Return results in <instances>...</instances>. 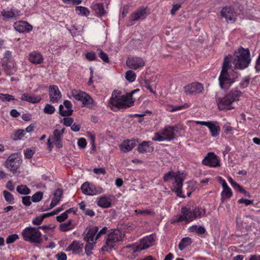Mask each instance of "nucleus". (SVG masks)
I'll list each match as a JSON object with an SVG mask.
<instances>
[{
  "instance_id": "nucleus-1",
  "label": "nucleus",
  "mask_w": 260,
  "mask_h": 260,
  "mask_svg": "<svg viewBox=\"0 0 260 260\" xmlns=\"http://www.w3.org/2000/svg\"><path fill=\"white\" fill-rule=\"evenodd\" d=\"M233 64L234 65L235 69H244L248 67L251 61L250 57V52L248 49L243 48H239L234 54V57L232 59Z\"/></svg>"
},
{
  "instance_id": "nucleus-2",
  "label": "nucleus",
  "mask_w": 260,
  "mask_h": 260,
  "mask_svg": "<svg viewBox=\"0 0 260 260\" xmlns=\"http://www.w3.org/2000/svg\"><path fill=\"white\" fill-rule=\"evenodd\" d=\"M242 93L237 89L232 90L230 92L225 95L223 98H218L216 99L218 108L220 110H232L234 107L232 106L233 103L235 101L239 100V98L241 96Z\"/></svg>"
},
{
  "instance_id": "nucleus-3",
  "label": "nucleus",
  "mask_w": 260,
  "mask_h": 260,
  "mask_svg": "<svg viewBox=\"0 0 260 260\" xmlns=\"http://www.w3.org/2000/svg\"><path fill=\"white\" fill-rule=\"evenodd\" d=\"M231 57L226 56L224 58L222 70L219 77V86L222 89H228L232 84L235 82V79L231 78L228 72V70L231 67Z\"/></svg>"
},
{
  "instance_id": "nucleus-4",
  "label": "nucleus",
  "mask_w": 260,
  "mask_h": 260,
  "mask_svg": "<svg viewBox=\"0 0 260 260\" xmlns=\"http://www.w3.org/2000/svg\"><path fill=\"white\" fill-rule=\"evenodd\" d=\"M123 236L124 234L121 231L118 229L110 230L102 249L106 251L111 250L116 243L122 241Z\"/></svg>"
},
{
  "instance_id": "nucleus-5",
  "label": "nucleus",
  "mask_w": 260,
  "mask_h": 260,
  "mask_svg": "<svg viewBox=\"0 0 260 260\" xmlns=\"http://www.w3.org/2000/svg\"><path fill=\"white\" fill-rule=\"evenodd\" d=\"M41 235V233L37 228L28 226L22 231V236L24 240L32 243H41L42 242Z\"/></svg>"
},
{
  "instance_id": "nucleus-6",
  "label": "nucleus",
  "mask_w": 260,
  "mask_h": 260,
  "mask_svg": "<svg viewBox=\"0 0 260 260\" xmlns=\"http://www.w3.org/2000/svg\"><path fill=\"white\" fill-rule=\"evenodd\" d=\"M194 214L190 208L183 207L181 208V214L174 217L171 220V223L185 221L186 223L192 221L194 219Z\"/></svg>"
},
{
  "instance_id": "nucleus-7",
  "label": "nucleus",
  "mask_w": 260,
  "mask_h": 260,
  "mask_svg": "<svg viewBox=\"0 0 260 260\" xmlns=\"http://www.w3.org/2000/svg\"><path fill=\"white\" fill-rule=\"evenodd\" d=\"M21 159L20 154L13 153L11 154L5 162V167L11 172H14L20 167Z\"/></svg>"
},
{
  "instance_id": "nucleus-8",
  "label": "nucleus",
  "mask_w": 260,
  "mask_h": 260,
  "mask_svg": "<svg viewBox=\"0 0 260 260\" xmlns=\"http://www.w3.org/2000/svg\"><path fill=\"white\" fill-rule=\"evenodd\" d=\"M148 13L147 12V9L145 8H140L135 11L130 16L129 23L131 25H133L136 21H142L145 19Z\"/></svg>"
},
{
  "instance_id": "nucleus-9",
  "label": "nucleus",
  "mask_w": 260,
  "mask_h": 260,
  "mask_svg": "<svg viewBox=\"0 0 260 260\" xmlns=\"http://www.w3.org/2000/svg\"><path fill=\"white\" fill-rule=\"evenodd\" d=\"M99 231V228L96 226L90 225L86 228L85 232L83 234V239L86 242H95L98 239L96 238V234Z\"/></svg>"
},
{
  "instance_id": "nucleus-10",
  "label": "nucleus",
  "mask_w": 260,
  "mask_h": 260,
  "mask_svg": "<svg viewBox=\"0 0 260 260\" xmlns=\"http://www.w3.org/2000/svg\"><path fill=\"white\" fill-rule=\"evenodd\" d=\"M126 63L129 68L137 70L143 67L145 64V62L142 57L132 56L128 57Z\"/></svg>"
},
{
  "instance_id": "nucleus-11",
  "label": "nucleus",
  "mask_w": 260,
  "mask_h": 260,
  "mask_svg": "<svg viewBox=\"0 0 260 260\" xmlns=\"http://www.w3.org/2000/svg\"><path fill=\"white\" fill-rule=\"evenodd\" d=\"M202 164L211 167H217L220 166V160L213 152H210L203 159Z\"/></svg>"
},
{
  "instance_id": "nucleus-12",
  "label": "nucleus",
  "mask_w": 260,
  "mask_h": 260,
  "mask_svg": "<svg viewBox=\"0 0 260 260\" xmlns=\"http://www.w3.org/2000/svg\"><path fill=\"white\" fill-rule=\"evenodd\" d=\"M220 15L222 17L225 19L227 22L233 23L236 19V13L234 9L229 7H223L220 11Z\"/></svg>"
},
{
  "instance_id": "nucleus-13",
  "label": "nucleus",
  "mask_w": 260,
  "mask_h": 260,
  "mask_svg": "<svg viewBox=\"0 0 260 260\" xmlns=\"http://www.w3.org/2000/svg\"><path fill=\"white\" fill-rule=\"evenodd\" d=\"M184 91L187 94L194 95L200 94L203 92V85L197 82L189 84L184 87Z\"/></svg>"
},
{
  "instance_id": "nucleus-14",
  "label": "nucleus",
  "mask_w": 260,
  "mask_h": 260,
  "mask_svg": "<svg viewBox=\"0 0 260 260\" xmlns=\"http://www.w3.org/2000/svg\"><path fill=\"white\" fill-rule=\"evenodd\" d=\"M154 243L153 234L144 237L140 240V243L138 246V250L141 251L152 246Z\"/></svg>"
},
{
  "instance_id": "nucleus-15",
  "label": "nucleus",
  "mask_w": 260,
  "mask_h": 260,
  "mask_svg": "<svg viewBox=\"0 0 260 260\" xmlns=\"http://www.w3.org/2000/svg\"><path fill=\"white\" fill-rule=\"evenodd\" d=\"M177 126H166L162 131L161 134L166 138V140L171 141L175 138V132L178 131Z\"/></svg>"
},
{
  "instance_id": "nucleus-16",
  "label": "nucleus",
  "mask_w": 260,
  "mask_h": 260,
  "mask_svg": "<svg viewBox=\"0 0 260 260\" xmlns=\"http://www.w3.org/2000/svg\"><path fill=\"white\" fill-rule=\"evenodd\" d=\"M49 97L50 101L53 103H57L61 98V93L56 85L50 86Z\"/></svg>"
},
{
  "instance_id": "nucleus-17",
  "label": "nucleus",
  "mask_w": 260,
  "mask_h": 260,
  "mask_svg": "<svg viewBox=\"0 0 260 260\" xmlns=\"http://www.w3.org/2000/svg\"><path fill=\"white\" fill-rule=\"evenodd\" d=\"M64 128L61 130L55 129L53 131V134L52 136V143L57 148H60L62 147V137L64 133Z\"/></svg>"
},
{
  "instance_id": "nucleus-18",
  "label": "nucleus",
  "mask_w": 260,
  "mask_h": 260,
  "mask_svg": "<svg viewBox=\"0 0 260 260\" xmlns=\"http://www.w3.org/2000/svg\"><path fill=\"white\" fill-rule=\"evenodd\" d=\"M15 30L20 32H29L32 29V26L26 21H19L14 24Z\"/></svg>"
},
{
  "instance_id": "nucleus-19",
  "label": "nucleus",
  "mask_w": 260,
  "mask_h": 260,
  "mask_svg": "<svg viewBox=\"0 0 260 260\" xmlns=\"http://www.w3.org/2000/svg\"><path fill=\"white\" fill-rule=\"evenodd\" d=\"M175 179V182L173 183L174 186V190L177 193V196L184 198V197L182 196L181 193H182V182L183 181V178L179 174H175V176L174 177Z\"/></svg>"
},
{
  "instance_id": "nucleus-20",
  "label": "nucleus",
  "mask_w": 260,
  "mask_h": 260,
  "mask_svg": "<svg viewBox=\"0 0 260 260\" xmlns=\"http://www.w3.org/2000/svg\"><path fill=\"white\" fill-rule=\"evenodd\" d=\"M63 105L67 110H63V106L60 105L59 106V113L62 116H71L73 112V110L72 109L73 105L71 102L69 100H65L63 102Z\"/></svg>"
},
{
  "instance_id": "nucleus-21",
  "label": "nucleus",
  "mask_w": 260,
  "mask_h": 260,
  "mask_svg": "<svg viewBox=\"0 0 260 260\" xmlns=\"http://www.w3.org/2000/svg\"><path fill=\"white\" fill-rule=\"evenodd\" d=\"M136 144V141L135 140H124L119 146V148L121 151L127 153L132 150Z\"/></svg>"
},
{
  "instance_id": "nucleus-22",
  "label": "nucleus",
  "mask_w": 260,
  "mask_h": 260,
  "mask_svg": "<svg viewBox=\"0 0 260 260\" xmlns=\"http://www.w3.org/2000/svg\"><path fill=\"white\" fill-rule=\"evenodd\" d=\"M83 193L88 196H93L99 193L92 185H90L88 182L83 183L81 187Z\"/></svg>"
},
{
  "instance_id": "nucleus-23",
  "label": "nucleus",
  "mask_w": 260,
  "mask_h": 260,
  "mask_svg": "<svg viewBox=\"0 0 260 260\" xmlns=\"http://www.w3.org/2000/svg\"><path fill=\"white\" fill-rule=\"evenodd\" d=\"M83 246V244H81L79 242L74 240L68 247L67 250L72 251L73 254H77L82 251Z\"/></svg>"
},
{
  "instance_id": "nucleus-24",
  "label": "nucleus",
  "mask_w": 260,
  "mask_h": 260,
  "mask_svg": "<svg viewBox=\"0 0 260 260\" xmlns=\"http://www.w3.org/2000/svg\"><path fill=\"white\" fill-rule=\"evenodd\" d=\"M150 141H143L139 145L137 148L138 151L141 153L152 152L153 150V147L150 146Z\"/></svg>"
},
{
  "instance_id": "nucleus-25",
  "label": "nucleus",
  "mask_w": 260,
  "mask_h": 260,
  "mask_svg": "<svg viewBox=\"0 0 260 260\" xmlns=\"http://www.w3.org/2000/svg\"><path fill=\"white\" fill-rule=\"evenodd\" d=\"M19 12L15 9H4L2 12L1 15L3 17L7 19H10L18 16Z\"/></svg>"
},
{
  "instance_id": "nucleus-26",
  "label": "nucleus",
  "mask_w": 260,
  "mask_h": 260,
  "mask_svg": "<svg viewBox=\"0 0 260 260\" xmlns=\"http://www.w3.org/2000/svg\"><path fill=\"white\" fill-rule=\"evenodd\" d=\"M123 101L122 95H116L114 97L113 94L110 100V103L117 108H123Z\"/></svg>"
},
{
  "instance_id": "nucleus-27",
  "label": "nucleus",
  "mask_w": 260,
  "mask_h": 260,
  "mask_svg": "<svg viewBox=\"0 0 260 260\" xmlns=\"http://www.w3.org/2000/svg\"><path fill=\"white\" fill-rule=\"evenodd\" d=\"M212 137H216L219 134L220 127L217 122L210 121L208 125Z\"/></svg>"
},
{
  "instance_id": "nucleus-28",
  "label": "nucleus",
  "mask_w": 260,
  "mask_h": 260,
  "mask_svg": "<svg viewBox=\"0 0 260 260\" xmlns=\"http://www.w3.org/2000/svg\"><path fill=\"white\" fill-rule=\"evenodd\" d=\"M21 99L22 101H26L31 103L35 104L39 103L42 99L40 96H32L27 93H24L22 95Z\"/></svg>"
},
{
  "instance_id": "nucleus-29",
  "label": "nucleus",
  "mask_w": 260,
  "mask_h": 260,
  "mask_svg": "<svg viewBox=\"0 0 260 260\" xmlns=\"http://www.w3.org/2000/svg\"><path fill=\"white\" fill-rule=\"evenodd\" d=\"M29 60L33 63L39 64L43 61L42 55L36 52H33L29 54Z\"/></svg>"
},
{
  "instance_id": "nucleus-30",
  "label": "nucleus",
  "mask_w": 260,
  "mask_h": 260,
  "mask_svg": "<svg viewBox=\"0 0 260 260\" xmlns=\"http://www.w3.org/2000/svg\"><path fill=\"white\" fill-rule=\"evenodd\" d=\"M81 100V102L83 106L87 108H92L95 106L94 101L92 98L85 92V95H84Z\"/></svg>"
},
{
  "instance_id": "nucleus-31",
  "label": "nucleus",
  "mask_w": 260,
  "mask_h": 260,
  "mask_svg": "<svg viewBox=\"0 0 260 260\" xmlns=\"http://www.w3.org/2000/svg\"><path fill=\"white\" fill-rule=\"evenodd\" d=\"M75 224L72 219L69 220L67 222L59 225V229L61 232H67L74 229Z\"/></svg>"
},
{
  "instance_id": "nucleus-32",
  "label": "nucleus",
  "mask_w": 260,
  "mask_h": 260,
  "mask_svg": "<svg viewBox=\"0 0 260 260\" xmlns=\"http://www.w3.org/2000/svg\"><path fill=\"white\" fill-rule=\"evenodd\" d=\"M122 100H123L122 103L123 105V108H126L132 106L134 102L132 98V94L126 93L125 95H122Z\"/></svg>"
},
{
  "instance_id": "nucleus-33",
  "label": "nucleus",
  "mask_w": 260,
  "mask_h": 260,
  "mask_svg": "<svg viewBox=\"0 0 260 260\" xmlns=\"http://www.w3.org/2000/svg\"><path fill=\"white\" fill-rule=\"evenodd\" d=\"M97 204L99 206L107 208H109L111 206V200L105 197H102L99 199L98 201Z\"/></svg>"
},
{
  "instance_id": "nucleus-34",
  "label": "nucleus",
  "mask_w": 260,
  "mask_h": 260,
  "mask_svg": "<svg viewBox=\"0 0 260 260\" xmlns=\"http://www.w3.org/2000/svg\"><path fill=\"white\" fill-rule=\"evenodd\" d=\"M2 65L5 73L8 75H13L16 71L14 64L11 66L8 62H4Z\"/></svg>"
},
{
  "instance_id": "nucleus-35",
  "label": "nucleus",
  "mask_w": 260,
  "mask_h": 260,
  "mask_svg": "<svg viewBox=\"0 0 260 260\" xmlns=\"http://www.w3.org/2000/svg\"><path fill=\"white\" fill-rule=\"evenodd\" d=\"M92 8L96 14L101 16L105 14L104 8L102 3L93 4L92 5Z\"/></svg>"
},
{
  "instance_id": "nucleus-36",
  "label": "nucleus",
  "mask_w": 260,
  "mask_h": 260,
  "mask_svg": "<svg viewBox=\"0 0 260 260\" xmlns=\"http://www.w3.org/2000/svg\"><path fill=\"white\" fill-rule=\"evenodd\" d=\"M192 241L191 239L189 237L183 238L180 243H179V248L180 250L182 251L186 247L191 244Z\"/></svg>"
},
{
  "instance_id": "nucleus-37",
  "label": "nucleus",
  "mask_w": 260,
  "mask_h": 260,
  "mask_svg": "<svg viewBox=\"0 0 260 260\" xmlns=\"http://www.w3.org/2000/svg\"><path fill=\"white\" fill-rule=\"evenodd\" d=\"M71 94L76 100L81 101L83 96L85 95V92L80 90L73 89L71 91Z\"/></svg>"
},
{
  "instance_id": "nucleus-38",
  "label": "nucleus",
  "mask_w": 260,
  "mask_h": 260,
  "mask_svg": "<svg viewBox=\"0 0 260 260\" xmlns=\"http://www.w3.org/2000/svg\"><path fill=\"white\" fill-rule=\"evenodd\" d=\"M232 194V190L229 186L223 188L221 194L222 201L223 202L224 200L230 199Z\"/></svg>"
},
{
  "instance_id": "nucleus-39",
  "label": "nucleus",
  "mask_w": 260,
  "mask_h": 260,
  "mask_svg": "<svg viewBox=\"0 0 260 260\" xmlns=\"http://www.w3.org/2000/svg\"><path fill=\"white\" fill-rule=\"evenodd\" d=\"M75 10L78 15L83 16H87L90 13L89 11L87 8L82 6L76 7Z\"/></svg>"
},
{
  "instance_id": "nucleus-40",
  "label": "nucleus",
  "mask_w": 260,
  "mask_h": 260,
  "mask_svg": "<svg viewBox=\"0 0 260 260\" xmlns=\"http://www.w3.org/2000/svg\"><path fill=\"white\" fill-rule=\"evenodd\" d=\"M95 244V242H86L85 246V252L88 256H89L92 254L91 251L93 249Z\"/></svg>"
},
{
  "instance_id": "nucleus-41",
  "label": "nucleus",
  "mask_w": 260,
  "mask_h": 260,
  "mask_svg": "<svg viewBox=\"0 0 260 260\" xmlns=\"http://www.w3.org/2000/svg\"><path fill=\"white\" fill-rule=\"evenodd\" d=\"M16 190L21 194L27 195L30 193V189L24 185H18L16 188Z\"/></svg>"
},
{
  "instance_id": "nucleus-42",
  "label": "nucleus",
  "mask_w": 260,
  "mask_h": 260,
  "mask_svg": "<svg viewBox=\"0 0 260 260\" xmlns=\"http://www.w3.org/2000/svg\"><path fill=\"white\" fill-rule=\"evenodd\" d=\"M79 207L80 209L83 211L85 214L90 216H93L94 215V212L91 209L86 208L85 204L83 202H82L79 204Z\"/></svg>"
},
{
  "instance_id": "nucleus-43",
  "label": "nucleus",
  "mask_w": 260,
  "mask_h": 260,
  "mask_svg": "<svg viewBox=\"0 0 260 260\" xmlns=\"http://www.w3.org/2000/svg\"><path fill=\"white\" fill-rule=\"evenodd\" d=\"M125 78L129 82H133L136 79V74L132 70L127 71L125 73Z\"/></svg>"
},
{
  "instance_id": "nucleus-44",
  "label": "nucleus",
  "mask_w": 260,
  "mask_h": 260,
  "mask_svg": "<svg viewBox=\"0 0 260 260\" xmlns=\"http://www.w3.org/2000/svg\"><path fill=\"white\" fill-rule=\"evenodd\" d=\"M192 211L194 214V219L197 218H200L202 216H204L206 213V210L202 208H195L192 210Z\"/></svg>"
},
{
  "instance_id": "nucleus-45",
  "label": "nucleus",
  "mask_w": 260,
  "mask_h": 260,
  "mask_svg": "<svg viewBox=\"0 0 260 260\" xmlns=\"http://www.w3.org/2000/svg\"><path fill=\"white\" fill-rule=\"evenodd\" d=\"M3 195L5 200L9 204H13L14 203V197L10 192L7 190H4L3 191Z\"/></svg>"
},
{
  "instance_id": "nucleus-46",
  "label": "nucleus",
  "mask_w": 260,
  "mask_h": 260,
  "mask_svg": "<svg viewBox=\"0 0 260 260\" xmlns=\"http://www.w3.org/2000/svg\"><path fill=\"white\" fill-rule=\"evenodd\" d=\"M55 110V109L54 106L52 105L47 104L45 105L43 112L45 114H52Z\"/></svg>"
},
{
  "instance_id": "nucleus-47",
  "label": "nucleus",
  "mask_w": 260,
  "mask_h": 260,
  "mask_svg": "<svg viewBox=\"0 0 260 260\" xmlns=\"http://www.w3.org/2000/svg\"><path fill=\"white\" fill-rule=\"evenodd\" d=\"M43 196V193L42 192L38 191L31 197V200L35 203L38 202L42 200Z\"/></svg>"
},
{
  "instance_id": "nucleus-48",
  "label": "nucleus",
  "mask_w": 260,
  "mask_h": 260,
  "mask_svg": "<svg viewBox=\"0 0 260 260\" xmlns=\"http://www.w3.org/2000/svg\"><path fill=\"white\" fill-rule=\"evenodd\" d=\"M152 140L157 141H164L166 140V138L161 134V131L155 134L154 137L152 138Z\"/></svg>"
},
{
  "instance_id": "nucleus-49",
  "label": "nucleus",
  "mask_w": 260,
  "mask_h": 260,
  "mask_svg": "<svg viewBox=\"0 0 260 260\" xmlns=\"http://www.w3.org/2000/svg\"><path fill=\"white\" fill-rule=\"evenodd\" d=\"M0 100L3 101L9 102L12 100H14V96L9 94H3L0 93Z\"/></svg>"
},
{
  "instance_id": "nucleus-50",
  "label": "nucleus",
  "mask_w": 260,
  "mask_h": 260,
  "mask_svg": "<svg viewBox=\"0 0 260 260\" xmlns=\"http://www.w3.org/2000/svg\"><path fill=\"white\" fill-rule=\"evenodd\" d=\"M25 134V132L24 129H18L15 133V138H14V139L15 140H20L23 137Z\"/></svg>"
},
{
  "instance_id": "nucleus-51",
  "label": "nucleus",
  "mask_w": 260,
  "mask_h": 260,
  "mask_svg": "<svg viewBox=\"0 0 260 260\" xmlns=\"http://www.w3.org/2000/svg\"><path fill=\"white\" fill-rule=\"evenodd\" d=\"M189 107V105L187 104H184V105L181 106H172L171 109L170 110L171 112H174L176 111L181 110L182 109H185Z\"/></svg>"
},
{
  "instance_id": "nucleus-52",
  "label": "nucleus",
  "mask_w": 260,
  "mask_h": 260,
  "mask_svg": "<svg viewBox=\"0 0 260 260\" xmlns=\"http://www.w3.org/2000/svg\"><path fill=\"white\" fill-rule=\"evenodd\" d=\"M19 239V236L17 234H12L9 235L6 239V243L8 244L13 243L16 240Z\"/></svg>"
},
{
  "instance_id": "nucleus-53",
  "label": "nucleus",
  "mask_w": 260,
  "mask_h": 260,
  "mask_svg": "<svg viewBox=\"0 0 260 260\" xmlns=\"http://www.w3.org/2000/svg\"><path fill=\"white\" fill-rule=\"evenodd\" d=\"M135 212L137 214H142L144 215H149L153 213V212L151 209H146V210H140L137 209L135 211Z\"/></svg>"
},
{
  "instance_id": "nucleus-54",
  "label": "nucleus",
  "mask_w": 260,
  "mask_h": 260,
  "mask_svg": "<svg viewBox=\"0 0 260 260\" xmlns=\"http://www.w3.org/2000/svg\"><path fill=\"white\" fill-rule=\"evenodd\" d=\"M176 173L174 172H169L166 173L164 176V180L165 182L170 181L175 176Z\"/></svg>"
},
{
  "instance_id": "nucleus-55",
  "label": "nucleus",
  "mask_w": 260,
  "mask_h": 260,
  "mask_svg": "<svg viewBox=\"0 0 260 260\" xmlns=\"http://www.w3.org/2000/svg\"><path fill=\"white\" fill-rule=\"evenodd\" d=\"M44 219V218L43 217V215H42L40 216H38L36 217L32 221V223L34 225H40L43 220Z\"/></svg>"
},
{
  "instance_id": "nucleus-56",
  "label": "nucleus",
  "mask_w": 260,
  "mask_h": 260,
  "mask_svg": "<svg viewBox=\"0 0 260 260\" xmlns=\"http://www.w3.org/2000/svg\"><path fill=\"white\" fill-rule=\"evenodd\" d=\"M99 57L105 62L109 61L108 55L101 50H99Z\"/></svg>"
},
{
  "instance_id": "nucleus-57",
  "label": "nucleus",
  "mask_w": 260,
  "mask_h": 260,
  "mask_svg": "<svg viewBox=\"0 0 260 260\" xmlns=\"http://www.w3.org/2000/svg\"><path fill=\"white\" fill-rule=\"evenodd\" d=\"M250 78L248 77H245L243 80L240 82V86L241 88H245L248 86L249 83Z\"/></svg>"
},
{
  "instance_id": "nucleus-58",
  "label": "nucleus",
  "mask_w": 260,
  "mask_h": 260,
  "mask_svg": "<svg viewBox=\"0 0 260 260\" xmlns=\"http://www.w3.org/2000/svg\"><path fill=\"white\" fill-rule=\"evenodd\" d=\"M192 228L196 230V232L199 234H203L206 232L205 229L202 226H198L197 225L192 226Z\"/></svg>"
},
{
  "instance_id": "nucleus-59",
  "label": "nucleus",
  "mask_w": 260,
  "mask_h": 260,
  "mask_svg": "<svg viewBox=\"0 0 260 260\" xmlns=\"http://www.w3.org/2000/svg\"><path fill=\"white\" fill-rule=\"evenodd\" d=\"M74 119L71 117H66L63 118V124L67 126H70L72 125Z\"/></svg>"
},
{
  "instance_id": "nucleus-60",
  "label": "nucleus",
  "mask_w": 260,
  "mask_h": 260,
  "mask_svg": "<svg viewBox=\"0 0 260 260\" xmlns=\"http://www.w3.org/2000/svg\"><path fill=\"white\" fill-rule=\"evenodd\" d=\"M68 217V214L66 212H64L61 214L60 215L57 216L56 217V219L58 222H61L63 221L65 219H67Z\"/></svg>"
},
{
  "instance_id": "nucleus-61",
  "label": "nucleus",
  "mask_w": 260,
  "mask_h": 260,
  "mask_svg": "<svg viewBox=\"0 0 260 260\" xmlns=\"http://www.w3.org/2000/svg\"><path fill=\"white\" fill-rule=\"evenodd\" d=\"M108 231V228L106 226L103 227L101 230L99 231H98L96 234V238L99 239L102 235L106 234L107 232Z\"/></svg>"
},
{
  "instance_id": "nucleus-62",
  "label": "nucleus",
  "mask_w": 260,
  "mask_h": 260,
  "mask_svg": "<svg viewBox=\"0 0 260 260\" xmlns=\"http://www.w3.org/2000/svg\"><path fill=\"white\" fill-rule=\"evenodd\" d=\"M22 202L24 205L26 206H30L31 204V202H30V197L25 196L22 197Z\"/></svg>"
},
{
  "instance_id": "nucleus-63",
  "label": "nucleus",
  "mask_w": 260,
  "mask_h": 260,
  "mask_svg": "<svg viewBox=\"0 0 260 260\" xmlns=\"http://www.w3.org/2000/svg\"><path fill=\"white\" fill-rule=\"evenodd\" d=\"M87 143L85 139L83 138H80L78 141V146L81 148H84L86 146Z\"/></svg>"
},
{
  "instance_id": "nucleus-64",
  "label": "nucleus",
  "mask_w": 260,
  "mask_h": 260,
  "mask_svg": "<svg viewBox=\"0 0 260 260\" xmlns=\"http://www.w3.org/2000/svg\"><path fill=\"white\" fill-rule=\"evenodd\" d=\"M56 257L57 260H67V256L65 253L59 252L56 255Z\"/></svg>"
}]
</instances>
